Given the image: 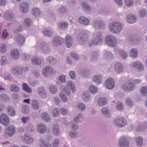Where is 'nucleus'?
Returning <instances> with one entry per match:
<instances>
[{
	"label": "nucleus",
	"instance_id": "f257e3e1",
	"mask_svg": "<svg viewBox=\"0 0 147 147\" xmlns=\"http://www.w3.org/2000/svg\"><path fill=\"white\" fill-rule=\"evenodd\" d=\"M103 39V38L102 36V34L101 32H95L91 41V45H100L102 43Z\"/></svg>",
	"mask_w": 147,
	"mask_h": 147
},
{
	"label": "nucleus",
	"instance_id": "f03ea898",
	"mask_svg": "<svg viewBox=\"0 0 147 147\" xmlns=\"http://www.w3.org/2000/svg\"><path fill=\"white\" fill-rule=\"evenodd\" d=\"M109 29L112 32L117 34L121 30L122 26L121 24L119 22H113L109 25Z\"/></svg>",
	"mask_w": 147,
	"mask_h": 147
},
{
	"label": "nucleus",
	"instance_id": "7ed1b4c3",
	"mask_svg": "<svg viewBox=\"0 0 147 147\" xmlns=\"http://www.w3.org/2000/svg\"><path fill=\"white\" fill-rule=\"evenodd\" d=\"M88 33L87 31H83L78 34L77 41L80 45H83L88 40Z\"/></svg>",
	"mask_w": 147,
	"mask_h": 147
},
{
	"label": "nucleus",
	"instance_id": "20e7f679",
	"mask_svg": "<svg viewBox=\"0 0 147 147\" xmlns=\"http://www.w3.org/2000/svg\"><path fill=\"white\" fill-rule=\"evenodd\" d=\"M105 41L107 45L112 47L115 46L116 43L115 37L112 35L107 36L105 38Z\"/></svg>",
	"mask_w": 147,
	"mask_h": 147
},
{
	"label": "nucleus",
	"instance_id": "39448f33",
	"mask_svg": "<svg viewBox=\"0 0 147 147\" xmlns=\"http://www.w3.org/2000/svg\"><path fill=\"white\" fill-rule=\"evenodd\" d=\"M114 122L115 124L120 127L125 126L127 124L126 120L124 118L121 117H119L115 119Z\"/></svg>",
	"mask_w": 147,
	"mask_h": 147
},
{
	"label": "nucleus",
	"instance_id": "423d86ee",
	"mask_svg": "<svg viewBox=\"0 0 147 147\" xmlns=\"http://www.w3.org/2000/svg\"><path fill=\"white\" fill-rule=\"evenodd\" d=\"M129 144V140L126 137L123 136L120 138L119 140V145L120 147H128Z\"/></svg>",
	"mask_w": 147,
	"mask_h": 147
},
{
	"label": "nucleus",
	"instance_id": "0eeeda50",
	"mask_svg": "<svg viewBox=\"0 0 147 147\" xmlns=\"http://www.w3.org/2000/svg\"><path fill=\"white\" fill-rule=\"evenodd\" d=\"M15 131V127L13 126H10L5 128V135L8 137H11L14 134Z\"/></svg>",
	"mask_w": 147,
	"mask_h": 147
},
{
	"label": "nucleus",
	"instance_id": "6e6552de",
	"mask_svg": "<svg viewBox=\"0 0 147 147\" xmlns=\"http://www.w3.org/2000/svg\"><path fill=\"white\" fill-rule=\"evenodd\" d=\"M52 44L53 45L57 47L61 45L64 41L63 38L60 37H54L52 39Z\"/></svg>",
	"mask_w": 147,
	"mask_h": 147
},
{
	"label": "nucleus",
	"instance_id": "1a4fd4ad",
	"mask_svg": "<svg viewBox=\"0 0 147 147\" xmlns=\"http://www.w3.org/2000/svg\"><path fill=\"white\" fill-rule=\"evenodd\" d=\"M0 122L5 126H7L9 123L8 116L5 114H2L0 116Z\"/></svg>",
	"mask_w": 147,
	"mask_h": 147
},
{
	"label": "nucleus",
	"instance_id": "9d476101",
	"mask_svg": "<svg viewBox=\"0 0 147 147\" xmlns=\"http://www.w3.org/2000/svg\"><path fill=\"white\" fill-rule=\"evenodd\" d=\"M23 71L22 67L19 66H14L11 69V72L14 74L16 75H21Z\"/></svg>",
	"mask_w": 147,
	"mask_h": 147
},
{
	"label": "nucleus",
	"instance_id": "9b49d317",
	"mask_svg": "<svg viewBox=\"0 0 147 147\" xmlns=\"http://www.w3.org/2000/svg\"><path fill=\"white\" fill-rule=\"evenodd\" d=\"M134 87L135 85L133 83L127 82L123 85L122 88L123 90L131 91L134 90Z\"/></svg>",
	"mask_w": 147,
	"mask_h": 147
},
{
	"label": "nucleus",
	"instance_id": "f8f14e48",
	"mask_svg": "<svg viewBox=\"0 0 147 147\" xmlns=\"http://www.w3.org/2000/svg\"><path fill=\"white\" fill-rule=\"evenodd\" d=\"M93 26L96 29L103 28L105 26L104 22L101 20L95 21L93 23Z\"/></svg>",
	"mask_w": 147,
	"mask_h": 147
},
{
	"label": "nucleus",
	"instance_id": "ddd939ff",
	"mask_svg": "<svg viewBox=\"0 0 147 147\" xmlns=\"http://www.w3.org/2000/svg\"><path fill=\"white\" fill-rule=\"evenodd\" d=\"M105 85L106 88L109 89H113L115 86V81L111 78L108 79L105 82Z\"/></svg>",
	"mask_w": 147,
	"mask_h": 147
},
{
	"label": "nucleus",
	"instance_id": "4468645a",
	"mask_svg": "<svg viewBox=\"0 0 147 147\" xmlns=\"http://www.w3.org/2000/svg\"><path fill=\"white\" fill-rule=\"evenodd\" d=\"M37 93L40 97L45 98L47 97V94L44 88L43 87H39L37 90Z\"/></svg>",
	"mask_w": 147,
	"mask_h": 147
},
{
	"label": "nucleus",
	"instance_id": "2eb2a0df",
	"mask_svg": "<svg viewBox=\"0 0 147 147\" xmlns=\"http://www.w3.org/2000/svg\"><path fill=\"white\" fill-rule=\"evenodd\" d=\"M19 7L21 12L26 13L28 11L29 5L27 3L24 2L20 4Z\"/></svg>",
	"mask_w": 147,
	"mask_h": 147
},
{
	"label": "nucleus",
	"instance_id": "dca6fc26",
	"mask_svg": "<svg viewBox=\"0 0 147 147\" xmlns=\"http://www.w3.org/2000/svg\"><path fill=\"white\" fill-rule=\"evenodd\" d=\"M131 66L133 67L137 68L140 71H142L144 69V66L142 63L139 61H136L132 63Z\"/></svg>",
	"mask_w": 147,
	"mask_h": 147
},
{
	"label": "nucleus",
	"instance_id": "f3484780",
	"mask_svg": "<svg viewBox=\"0 0 147 147\" xmlns=\"http://www.w3.org/2000/svg\"><path fill=\"white\" fill-rule=\"evenodd\" d=\"M25 38L22 34H19L17 37L16 41L18 45H22L24 44Z\"/></svg>",
	"mask_w": 147,
	"mask_h": 147
},
{
	"label": "nucleus",
	"instance_id": "a211bd4d",
	"mask_svg": "<svg viewBox=\"0 0 147 147\" xmlns=\"http://www.w3.org/2000/svg\"><path fill=\"white\" fill-rule=\"evenodd\" d=\"M42 73L45 76H47L49 74L53 73V69L50 67H45L43 68L42 70Z\"/></svg>",
	"mask_w": 147,
	"mask_h": 147
},
{
	"label": "nucleus",
	"instance_id": "6ab92c4d",
	"mask_svg": "<svg viewBox=\"0 0 147 147\" xmlns=\"http://www.w3.org/2000/svg\"><path fill=\"white\" fill-rule=\"evenodd\" d=\"M41 49L44 53H49L50 49L49 45L48 43H42L41 44Z\"/></svg>",
	"mask_w": 147,
	"mask_h": 147
},
{
	"label": "nucleus",
	"instance_id": "aec40b11",
	"mask_svg": "<svg viewBox=\"0 0 147 147\" xmlns=\"http://www.w3.org/2000/svg\"><path fill=\"white\" fill-rule=\"evenodd\" d=\"M10 55L11 58L13 59H18L20 56V53L16 49H14L11 51Z\"/></svg>",
	"mask_w": 147,
	"mask_h": 147
},
{
	"label": "nucleus",
	"instance_id": "412c9836",
	"mask_svg": "<svg viewBox=\"0 0 147 147\" xmlns=\"http://www.w3.org/2000/svg\"><path fill=\"white\" fill-rule=\"evenodd\" d=\"M37 130L39 133L43 134L47 130V127L44 124H40L38 125L37 127Z\"/></svg>",
	"mask_w": 147,
	"mask_h": 147
},
{
	"label": "nucleus",
	"instance_id": "4be33fe9",
	"mask_svg": "<svg viewBox=\"0 0 147 147\" xmlns=\"http://www.w3.org/2000/svg\"><path fill=\"white\" fill-rule=\"evenodd\" d=\"M78 22L81 24L86 26L89 25L90 23L89 20L84 16L79 17L78 19Z\"/></svg>",
	"mask_w": 147,
	"mask_h": 147
},
{
	"label": "nucleus",
	"instance_id": "5701e85b",
	"mask_svg": "<svg viewBox=\"0 0 147 147\" xmlns=\"http://www.w3.org/2000/svg\"><path fill=\"white\" fill-rule=\"evenodd\" d=\"M65 42L66 46L68 48L70 47L71 46L73 43L72 37L69 35H67L65 38Z\"/></svg>",
	"mask_w": 147,
	"mask_h": 147
},
{
	"label": "nucleus",
	"instance_id": "b1692460",
	"mask_svg": "<svg viewBox=\"0 0 147 147\" xmlns=\"http://www.w3.org/2000/svg\"><path fill=\"white\" fill-rule=\"evenodd\" d=\"M65 76L63 75L59 76L56 80V83L58 85H61L65 82Z\"/></svg>",
	"mask_w": 147,
	"mask_h": 147
},
{
	"label": "nucleus",
	"instance_id": "393cba45",
	"mask_svg": "<svg viewBox=\"0 0 147 147\" xmlns=\"http://www.w3.org/2000/svg\"><path fill=\"white\" fill-rule=\"evenodd\" d=\"M52 130L53 134L55 136L58 135L60 132L59 127L57 124H54L52 126Z\"/></svg>",
	"mask_w": 147,
	"mask_h": 147
},
{
	"label": "nucleus",
	"instance_id": "a878e982",
	"mask_svg": "<svg viewBox=\"0 0 147 147\" xmlns=\"http://www.w3.org/2000/svg\"><path fill=\"white\" fill-rule=\"evenodd\" d=\"M101 111L103 115L106 117L109 118L111 116L110 111L107 107H104L102 108L101 110Z\"/></svg>",
	"mask_w": 147,
	"mask_h": 147
},
{
	"label": "nucleus",
	"instance_id": "bb28decb",
	"mask_svg": "<svg viewBox=\"0 0 147 147\" xmlns=\"http://www.w3.org/2000/svg\"><path fill=\"white\" fill-rule=\"evenodd\" d=\"M81 6L83 9L86 11H90L91 10V7L86 2L82 1Z\"/></svg>",
	"mask_w": 147,
	"mask_h": 147
},
{
	"label": "nucleus",
	"instance_id": "cd10ccee",
	"mask_svg": "<svg viewBox=\"0 0 147 147\" xmlns=\"http://www.w3.org/2000/svg\"><path fill=\"white\" fill-rule=\"evenodd\" d=\"M127 21L130 24L135 23L136 20V17L133 15H128L127 18Z\"/></svg>",
	"mask_w": 147,
	"mask_h": 147
},
{
	"label": "nucleus",
	"instance_id": "c85d7f7f",
	"mask_svg": "<svg viewBox=\"0 0 147 147\" xmlns=\"http://www.w3.org/2000/svg\"><path fill=\"white\" fill-rule=\"evenodd\" d=\"M92 79L97 85L99 84L102 82V77L100 75H95L92 78Z\"/></svg>",
	"mask_w": 147,
	"mask_h": 147
},
{
	"label": "nucleus",
	"instance_id": "c756f323",
	"mask_svg": "<svg viewBox=\"0 0 147 147\" xmlns=\"http://www.w3.org/2000/svg\"><path fill=\"white\" fill-rule=\"evenodd\" d=\"M7 112L9 115L13 116L15 115L16 112L14 109L11 106H9L7 108Z\"/></svg>",
	"mask_w": 147,
	"mask_h": 147
},
{
	"label": "nucleus",
	"instance_id": "7c9ffc66",
	"mask_svg": "<svg viewBox=\"0 0 147 147\" xmlns=\"http://www.w3.org/2000/svg\"><path fill=\"white\" fill-rule=\"evenodd\" d=\"M115 70L118 73H121L123 71V66L121 63H116L114 66Z\"/></svg>",
	"mask_w": 147,
	"mask_h": 147
},
{
	"label": "nucleus",
	"instance_id": "2f4dec72",
	"mask_svg": "<svg viewBox=\"0 0 147 147\" xmlns=\"http://www.w3.org/2000/svg\"><path fill=\"white\" fill-rule=\"evenodd\" d=\"M107 100L104 97L100 98L98 101V104L99 106H103L107 103Z\"/></svg>",
	"mask_w": 147,
	"mask_h": 147
},
{
	"label": "nucleus",
	"instance_id": "473e14b6",
	"mask_svg": "<svg viewBox=\"0 0 147 147\" xmlns=\"http://www.w3.org/2000/svg\"><path fill=\"white\" fill-rule=\"evenodd\" d=\"M83 117L82 113H80L74 118V122L77 123H80L83 120Z\"/></svg>",
	"mask_w": 147,
	"mask_h": 147
},
{
	"label": "nucleus",
	"instance_id": "72a5a7b5",
	"mask_svg": "<svg viewBox=\"0 0 147 147\" xmlns=\"http://www.w3.org/2000/svg\"><path fill=\"white\" fill-rule=\"evenodd\" d=\"M147 127V122H145L139 124V126L137 128V129L139 131H143L146 129Z\"/></svg>",
	"mask_w": 147,
	"mask_h": 147
},
{
	"label": "nucleus",
	"instance_id": "f704fd0d",
	"mask_svg": "<svg viewBox=\"0 0 147 147\" xmlns=\"http://www.w3.org/2000/svg\"><path fill=\"white\" fill-rule=\"evenodd\" d=\"M67 86L69 90H71L73 92H74L75 91V88L74 85L73 83L71 81H68L67 83Z\"/></svg>",
	"mask_w": 147,
	"mask_h": 147
},
{
	"label": "nucleus",
	"instance_id": "c9c22d12",
	"mask_svg": "<svg viewBox=\"0 0 147 147\" xmlns=\"http://www.w3.org/2000/svg\"><path fill=\"white\" fill-rule=\"evenodd\" d=\"M41 117L42 120L45 121L47 122L50 121L51 118L48 114L47 113H44L41 114Z\"/></svg>",
	"mask_w": 147,
	"mask_h": 147
},
{
	"label": "nucleus",
	"instance_id": "e433bc0d",
	"mask_svg": "<svg viewBox=\"0 0 147 147\" xmlns=\"http://www.w3.org/2000/svg\"><path fill=\"white\" fill-rule=\"evenodd\" d=\"M33 139L28 136L25 135V137L23 140V142L27 144H31L33 142Z\"/></svg>",
	"mask_w": 147,
	"mask_h": 147
},
{
	"label": "nucleus",
	"instance_id": "4c0bfd02",
	"mask_svg": "<svg viewBox=\"0 0 147 147\" xmlns=\"http://www.w3.org/2000/svg\"><path fill=\"white\" fill-rule=\"evenodd\" d=\"M98 53L96 51L93 52L91 55V61H94L97 60L98 59Z\"/></svg>",
	"mask_w": 147,
	"mask_h": 147
},
{
	"label": "nucleus",
	"instance_id": "58836bf2",
	"mask_svg": "<svg viewBox=\"0 0 147 147\" xmlns=\"http://www.w3.org/2000/svg\"><path fill=\"white\" fill-rule=\"evenodd\" d=\"M135 141L137 145L139 147L142 146L143 142L142 138L140 136H138L135 139Z\"/></svg>",
	"mask_w": 147,
	"mask_h": 147
},
{
	"label": "nucleus",
	"instance_id": "ea45409f",
	"mask_svg": "<svg viewBox=\"0 0 147 147\" xmlns=\"http://www.w3.org/2000/svg\"><path fill=\"white\" fill-rule=\"evenodd\" d=\"M4 17L7 20L11 21L13 19L14 16L11 13H5Z\"/></svg>",
	"mask_w": 147,
	"mask_h": 147
},
{
	"label": "nucleus",
	"instance_id": "a19ab883",
	"mask_svg": "<svg viewBox=\"0 0 147 147\" xmlns=\"http://www.w3.org/2000/svg\"><path fill=\"white\" fill-rule=\"evenodd\" d=\"M76 108L81 111H84L86 109V106L84 104L79 102L76 106Z\"/></svg>",
	"mask_w": 147,
	"mask_h": 147
},
{
	"label": "nucleus",
	"instance_id": "79ce46f5",
	"mask_svg": "<svg viewBox=\"0 0 147 147\" xmlns=\"http://www.w3.org/2000/svg\"><path fill=\"white\" fill-rule=\"evenodd\" d=\"M128 41L131 44H134L137 42V39L134 35H130L128 37Z\"/></svg>",
	"mask_w": 147,
	"mask_h": 147
},
{
	"label": "nucleus",
	"instance_id": "37998d69",
	"mask_svg": "<svg viewBox=\"0 0 147 147\" xmlns=\"http://www.w3.org/2000/svg\"><path fill=\"white\" fill-rule=\"evenodd\" d=\"M32 107L34 109L37 110L39 109V105L37 100H33L32 102Z\"/></svg>",
	"mask_w": 147,
	"mask_h": 147
},
{
	"label": "nucleus",
	"instance_id": "c03bdc74",
	"mask_svg": "<svg viewBox=\"0 0 147 147\" xmlns=\"http://www.w3.org/2000/svg\"><path fill=\"white\" fill-rule=\"evenodd\" d=\"M42 32L44 35L46 36L51 37L52 36L53 32L51 30L44 29L43 30Z\"/></svg>",
	"mask_w": 147,
	"mask_h": 147
},
{
	"label": "nucleus",
	"instance_id": "a18cd8bd",
	"mask_svg": "<svg viewBox=\"0 0 147 147\" xmlns=\"http://www.w3.org/2000/svg\"><path fill=\"white\" fill-rule=\"evenodd\" d=\"M59 13L61 14H63L66 13L67 11V7L64 5L60 7L58 9Z\"/></svg>",
	"mask_w": 147,
	"mask_h": 147
},
{
	"label": "nucleus",
	"instance_id": "49530a36",
	"mask_svg": "<svg viewBox=\"0 0 147 147\" xmlns=\"http://www.w3.org/2000/svg\"><path fill=\"white\" fill-rule=\"evenodd\" d=\"M138 51L136 49H132L130 51V56L134 58H136L137 56Z\"/></svg>",
	"mask_w": 147,
	"mask_h": 147
},
{
	"label": "nucleus",
	"instance_id": "de8ad7c7",
	"mask_svg": "<svg viewBox=\"0 0 147 147\" xmlns=\"http://www.w3.org/2000/svg\"><path fill=\"white\" fill-rule=\"evenodd\" d=\"M23 90L28 93H31L32 90L30 87H29L26 83H24L22 84Z\"/></svg>",
	"mask_w": 147,
	"mask_h": 147
},
{
	"label": "nucleus",
	"instance_id": "09e8293b",
	"mask_svg": "<svg viewBox=\"0 0 147 147\" xmlns=\"http://www.w3.org/2000/svg\"><path fill=\"white\" fill-rule=\"evenodd\" d=\"M47 61L49 63L54 64L56 62V59L53 56H49L46 59Z\"/></svg>",
	"mask_w": 147,
	"mask_h": 147
},
{
	"label": "nucleus",
	"instance_id": "8fccbe9b",
	"mask_svg": "<svg viewBox=\"0 0 147 147\" xmlns=\"http://www.w3.org/2000/svg\"><path fill=\"white\" fill-rule=\"evenodd\" d=\"M32 62L34 65H40L41 63V61L40 59L34 57L32 59Z\"/></svg>",
	"mask_w": 147,
	"mask_h": 147
},
{
	"label": "nucleus",
	"instance_id": "3c124183",
	"mask_svg": "<svg viewBox=\"0 0 147 147\" xmlns=\"http://www.w3.org/2000/svg\"><path fill=\"white\" fill-rule=\"evenodd\" d=\"M89 90L90 92L93 94H96L98 92L97 88L93 85H91L90 86Z\"/></svg>",
	"mask_w": 147,
	"mask_h": 147
},
{
	"label": "nucleus",
	"instance_id": "603ef678",
	"mask_svg": "<svg viewBox=\"0 0 147 147\" xmlns=\"http://www.w3.org/2000/svg\"><path fill=\"white\" fill-rule=\"evenodd\" d=\"M49 89L50 92L53 94H55L57 90L56 86L53 85H50L49 86Z\"/></svg>",
	"mask_w": 147,
	"mask_h": 147
},
{
	"label": "nucleus",
	"instance_id": "864d4df0",
	"mask_svg": "<svg viewBox=\"0 0 147 147\" xmlns=\"http://www.w3.org/2000/svg\"><path fill=\"white\" fill-rule=\"evenodd\" d=\"M10 90L12 92H17L19 90V88L15 84H12L10 87Z\"/></svg>",
	"mask_w": 147,
	"mask_h": 147
},
{
	"label": "nucleus",
	"instance_id": "5fc2aeb1",
	"mask_svg": "<svg viewBox=\"0 0 147 147\" xmlns=\"http://www.w3.org/2000/svg\"><path fill=\"white\" fill-rule=\"evenodd\" d=\"M127 105L129 107H131L133 105V103L132 100L130 98H127L125 100Z\"/></svg>",
	"mask_w": 147,
	"mask_h": 147
},
{
	"label": "nucleus",
	"instance_id": "6e6d98bb",
	"mask_svg": "<svg viewBox=\"0 0 147 147\" xmlns=\"http://www.w3.org/2000/svg\"><path fill=\"white\" fill-rule=\"evenodd\" d=\"M40 11L37 8H34L32 10V14L35 16H38L40 14Z\"/></svg>",
	"mask_w": 147,
	"mask_h": 147
},
{
	"label": "nucleus",
	"instance_id": "4d7b16f0",
	"mask_svg": "<svg viewBox=\"0 0 147 147\" xmlns=\"http://www.w3.org/2000/svg\"><path fill=\"white\" fill-rule=\"evenodd\" d=\"M105 57L106 59L112 60L114 57L113 55L111 53L107 52L105 54Z\"/></svg>",
	"mask_w": 147,
	"mask_h": 147
},
{
	"label": "nucleus",
	"instance_id": "13d9d810",
	"mask_svg": "<svg viewBox=\"0 0 147 147\" xmlns=\"http://www.w3.org/2000/svg\"><path fill=\"white\" fill-rule=\"evenodd\" d=\"M22 112L25 114H27L29 113V108L28 105H24L23 106L22 109Z\"/></svg>",
	"mask_w": 147,
	"mask_h": 147
},
{
	"label": "nucleus",
	"instance_id": "bf43d9fd",
	"mask_svg": "<svg viewBox=\"0 0 147 147\" xmlns=\"http://www.w3.org/2000/svg\"><path fill=\"white\" fill-rule=\"evenodd\" d=\"M119 53L121 57L123 59H125L127 58V54L124 50H120L119 51Z\"/></svg>",
	"mask_w": 147,
	"mask_h": 147
},
{
	"label": "nucleus",
	"instance_id": "052dcab7",
	"mask_svg": "<svg viewBox=\"0 0 147 147\" xmlns=\"http://www.w3.org/2000/svg\"><path fill=\"white\" fill-rule=\"evenodd\" d=\"M68 23L66 22H62L59 23V26L62 29H64L67 28L68 26Z\"/></svg>",
	"mask_w": 147,
	"mask_h": 147
},
{
	"label": "nucleus",
	"instance_id": "680f3d73",
	"mask_svg": "<svg viewBox=\"0 0 147 147\" xmlns=\"http://www.w3.org/2000/svg\"><path fill=\"white\" fill-rule=\"evenodd\" d=\"M31 21L29 18H27L25 20L24 22V25L25 27L28 28L31 25Z\"/></svg>",
	"mask_w": 147,
	"mask_h": 147
},
{
	"label": "nucleus",
	"instance_id": "e2e57ef3",
	"mask_svg": "<svg viewBox=\"0 0 147 147\" xmlns=\"http://www.w3.org/2000/svg\"><path fill=\"white\" fill-rule=\"evenodd\" d=\"M78 133L76 131H71L69 133V135L71 138H75L78 136Z\"/></svg>",
	"mask_w": 147,
	"mask_h": 147
},
{
	"label": "nucleus",
	"instance_id": "0e129e2a",
	"mask_svg": "<svg viewBox=\"0 0 147 147\" xmlns=\"http://www.w3.org/2000/svg\"><path fill=\"white\" fill-rule=\"evenodd\" d=\"M141 92L142 94L144 96H147V86H143L141 89Z\"/></svg>",
	"mask_w": 147,
	"mask_h": 147
},
{
	"label": "nucleus",
	"instance_id": "69168bd1",
	"mask_svg": "<svg viewBox=\"0 0 147 147\" xmlns=\"http://www.w3.org/2000/svg\"><path fill=\"white\" fill-rule=\"evenodd\" d=\"M35 129L34 125L32 124H29L27 128V130L30 132L33 131Z\"/></svg>",
	"mask_w": 147,
	"mask_h": 147
},
{
	"label": "nucleus",
	"instance_id": "338daca9",
	"mask_svg": "<svg viewBox=\"0 0 147 147\" xmlns=\"http://www.w3.org/2000/svg\"><path fill=\"white\" fill-rule=\"evenodd\" d=\"M71 127L74 131L77 130L78 128V123L73 122L71 123Z\"/></svg>",
	"mask_w": 147,
	"mask_h": 147
},
{
	"label": "nucleus",
	"instance_id": "774afa93",
	"mask_svg": "<svg viewBox=\"0 0 147 147\" xmlns=\"http://www.w3.org/2000/svg\"><path fill=\"white\" fill-rule=\"evenodd\" d=\"M90 95L88 94H84L83 96V98L84 100L86 102L88 101L90 98Z\"/></svg>",
	"mask_w": 147,
	"mask_h": 147
}]
</instances>
